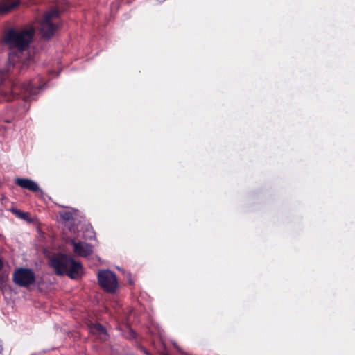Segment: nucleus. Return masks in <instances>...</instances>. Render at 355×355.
Instances as JSON below:
<instances>
[{
    "label": "nucleus",
    "mask_w": 355,
    "mask_h": 355,
    "mask_svg": "<svg viewBox=\"0 0 355 355\" xmlns=\"http://www.w3.org/2000/svg\"><path fill=\"white\" fill-rule=\"evenodd\" d=\"M35 28L23 30L10 28L5 31L3 42L9 49H17L20 52L28 47L34 36Z\"/></svg>",
    "instance_id": "f257e3e1"
},
{
    "label": "nucleus",
    "mask_w": 355,
    "mask_h": 355,
    "mask_svg": "<svg viewBox=\"0 0 355 355\" xmlns=\"http://www.w3.org/2000/svg\"><path fill=\"white\" fill-rule=\"evenodd\" d=\"M58 17V11L53 10L45 13L43 18L37 22L35 26L39 29L43 38L49 39L53 37L58 28L57 24L53 21Z\"/></svg>",
    "instance_id": "f03ea898"
},
{
    "label": "nucleus",
    "mask_w": 355,
    "mask_h": 355,
    "mask_svg": "<svg viewBox=\"0 0 355 355\" xmlns=\"http://www.w3.org/2000/svg\"><path fill=\"white\" fill-rule=\"evenodd\" d=\"M40 89L41 87H35L31 80L28 83H21L17 80L12 83L11 91L15 96L23 94L24 98L26 101L31 98H33V96L39 93Z\"/></svg>",
    "instance_id": "7ed1b4c3"
},
{
    "label": "nucleus",
    "mask_w": 355,
    "mask_h": 355,
    "mask_svg": "<svg viewBox=\"0 0 355 355\" xmlns=\"http://www.w3.org/2000/svg\"><path fill=\"white\" fill-rule=\"evenodd\" d=\"M98 282L100 286L107 293H114L118 287L116 275L109 270L98 272Z\"/></svg>",
    "instance_id": "20e7f679"
},
{
    "label": "nucleus",
    "mask_w": 355,
    "mask_h": 355,
    "mask_svg": "<svg viewBox=\"0 0 355 355\" xmlns=\"http://www.w3.org/2000/svg\"><path fill=\"white\" fill-rule=\"evenodd\" d=\"M12 280L17 286L26 288L34 284L35 275L30 268H18L13 272Z\"/></svg>",
    "instance_id": "39448f33"
},
{
    "label": "nucleus",
    "mask_w": 355,
    "mask_h": 355,
    "mask_svg": "<svg viewBox=\"0 0 355 355\" xmlns=\"http://www.w3.org/2000/svg\"><path fill=\"white\" fill-rule=\"evenodd\" d=\"M70 257L61 254L50 259V266L53 268L55 273L58 275H66L69 261Z\"/></svg>",
    "instance_id": "423d86ee"
},
{
    "label": "nucleus",
    "mask_w": 355,
    "mask_h": 355,
    "mask_svg": "<svg viewBox=\"0 0 355 355\" xmlns=\"http://www.w3.org/2000/svg\"><path fill=\"white\" fill-rule=\"evenodd\" d=\"M71 243L73 247L74 253L80 257H86L93 252L92 245L84 242H76L72 239Z\"/></svg>",
    "instance_id": "0eeeda50"
},
{
    "label": "nucleus",
    "mask_w": 355,
    "mask_h": 355,
    "mask_svg": "<svg viewBox=\"0 0 355 355\" xmlns=\"http://www.w3.org/2000/svg\"><path fill=\"white\" fill-rule=\"evenodd\" d=\"M16 185L21 188L29 190L33 192L40 191L41 189L37 182L31 179L24 178H17L15 180Z\"/></svg>",
    "instance_id": "6e6552de"
},
{
    "label": "nucleus",
    "mask_w": 355,
    "mask_h": 355,
    "mask_svg": "<svg viewBox=\"0 0 355 355\" xmlns=\"http://www.w3.org/2000/svg\"><path fill=\"white\" fill-rule=\"evenodd\" d=\"M69 266L66 275L73 279H78L80 276L82 265L80 262L76 261L70 257Z\"/></svg>",
    "instance_id": "1a4fd4ad"
},
{
    "label": "nucleus",
    "mask_w": 355,
    "mask_h": 355,
    "mask_svg": "<svg viewBox=\"0 0 355 355\" xmlns=\"http://www.w3.org/2000/svg\"><path fill=\"white\" fill-rule=\"evenodd\" d=\"M20 3V0H1L0 15H6L15 9Z\"/></svg>",
    "instance_id": "9d476101"
},
{
    "label": "nucleus",
    "mask_w": 355,
    "mask_h": 355,
    "mask_svg": "<svg viewBox=\"0 0 355 355\" xmlns=\"http://www.w3.org/2000/svg\"><path fill=\"white\" fill-rule=\"evenodd\" d=\"M92 331L94 333L98 334L101 339L107 340V334L105 328L100 323H96L92 327Z\"/></svg>",
    "instance_id": "9b49d317"
},
{
    "label": "nucleus",
    "mask_w": 355,
    "mask_h": 355,
    "mask_svg": "<svg viewBox=\"0 0 355 355\" xmlns=\"http://www.w3.org/2000/svg\"><path fill=\"white\" fill-rule=\"evenodd\" d=\"M73 211H63L60 212V218L64 221H69L73 219Z\"/></svg>",
    "instance_id": "f8f14e48"
},
{
    "label": "nucleus",
    "mask_w": 355,
    "mask_h": 355,
    "mask_svg": "<svg viewBox=\"0 0 355 355\" xmlns=\"http://www.w3.org/2000/svg\"><path fill=\"white\" fill-rule=\"evenodd\" d=\"M13 213L16 214L17 216L20 217L21 218L26 219V216L28 215V213L24 212L17 209H13Z\"/></svg>",
    "instance_id": "ddd939ff"
},
{
    "label": "nucleus",
    "mask_w": 355,
    "mask_h": 355,
    "mask_svg": "<svg viewBox=\"0 0 355 355\" xmlns=\"http://www.w3.org/2000/svg\"><path fill=\"white\" fill-rule=\"evenodd\" d=\"M16 58H17V57L15 56V55L12 54V53H9V55H8V62H9V64H12V66H14L15 65L14 62H15Z\"/></svg>",
    "instance_id": "4468645a"
},
{
    "label": "nucleus",
    "mask_w": 355,
    "mask_h": 355,
    "mask_svg": "<svg viewBox=\"0 0 355 355\" xmlns=\"http://www.w3.org/2000/svg\"><path fill=\"white\" fill-rule=\"evenodd\" d=\"M129 333H130V337L131 338H135V337H136V333H135L134 331H132V330H130V332H129Z\"/></svg>",
    "instance_id": "2eb2a0df"
},
{
    "label": "nucleus",
    "mask_w": 355,
    "mask_h": 355,
    "mask_svg": "<svg viewBox=\"0 0 355 355\" xmlns=\"http://www.w3.org/2000/svg\"><path fill=\"white\" fill-rule=\"evenodd\" d=\"M3 261L1 260V259L0 258V271L1 270V269L3 268Z\"/></svg>",
    "instance_id": "dca6fc26"
},
{
    "label": "nucleus",
    "mask_w": 355,
    "mask_h": 355,
    "mask_svg": "<svg viewBox=\"0 0 355 355\" xmlns=\"http://www.w3.org/2000/svg\"><path fill=\"white\" fill-rule=\"evenodd\" d=\"M2 351H3V346H2L1 342L0 341V354L2 352Z\"/></svg>",
    "instance_id": "f3484780"
},
{
    "label": "nucleus",
    "mask_w": 355,
    "mask_h": 355,
    "mask_svg": "<svg viewBox=\"0 0 355 355\" xmlns=\"http://www.w3.org/2000/svg\"><path fill=\"white\" fill-rule=\"evenodd\" d=\"M142 351H143L145 354H148V351H147L146 349H142Z\"/></svg>",
    "instance_id": "a211bd4d"
},
{
    "label": "nucleus",
    "mask_w": 355,
    "mask_h": 355,
    "mask_svg": "<svg viewBox=\"0 0 355 355\" xmlns=\"http://www.w3.org/2000/svg\"><path fill=\"white\" fill-rule=\"evenodd\" d=\"M164 355H168L167 352H166V349L164 348V352H163Z\"/></svg>",
    "instance_id": "6ab92c4d"
}]
</instances>
